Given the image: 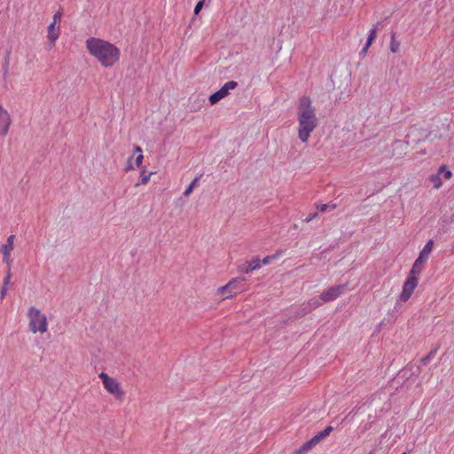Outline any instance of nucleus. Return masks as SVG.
Returning a JSON list of instances; mask_svg holds the SVG:
<instances>
[{"label": "nucleus", "mask_w": 454, "mask_h": 454, "mask_svg": "<svg viewBox=\"0 0 454 454\" xmlns=\"http://www.w3.org/2000/svg\"><path fill=\"white\" fill-rule=\"evenodd\" d=\"M333 430V427L332 426L326 427L323 431L317 434V436L320 439V441L328 436Z\"/></svg>", "instance_id": "obj_24"}, {"label": "nucleus", "mask_w": 454, "mask_h": 454, "mask_svg": "<svg viewBox=\"0 0 454 454\" xmlns=\"http://www.w3.org/2000/svg\"><path fill=\"white\" fill-rule=\"evenodd\" d=\"M347 288V284L337 285L328 288L320 294L322 301L328 302L340 297Z\"/></svg>", "instance_id": "obj_9"}, {"label": "nucleus", "mask_w": 454, "mask_h": 454, "mask_svg": "<svg viewBox=\"0 0 454 454\" xmlns=\"http://www.w3.org/2000/svg\"><path fill=\"white\" fill-rule=\"evenodd\" d=\"M402 454H407L406 452H403Z\"/></svg>", "instance_id": "obj_33"}, {"label": "nucleus", "mask_w": 454, "mask_h": 454, "mask_svg": "<svg viewBox=\"0 0 454 454\" xmlns=\"http://www.w3.org/2000/svg\"><path fill=\"white\" fill-rule=\"evenodd\" d=\"M335 207H336L335 204H321V205L317 206V208L321 212H325L328 209H334Z\"/></svg>", "instance_id": "obj_26"}, {"label": "nucleus", "mask_w": 454, "mask_h": 454, "mask_svg": "<svg viewBox=\"0 0 454 454\" xmlns=\"http://www.w3.org/2000/svg\"><path fill=\"white\" fill-rule=\"evenodd\" d=\"M299 114H313L315 109L312 107L311 99L303 96L298 101Z\"/></svg>", "instance_id": "obj_13"}, {"label": "nucleus", "mask_w": 454, "mask_h": 454, "mask_svg": "<svg viewBox=\"0 0 454 454\" xmlns=\"http://www.w3.org/2000/svg\"><path fill=\"white\" fill-rule=\"evenodd\" d=\"M246 279L244 278H232L228 284L218 288V292L222 294H224L225 291H228L230 294L225 296V298L231 297L238 293H240L245 288Z\"/></svg>", "instance_id": "obj_7"}, {"label": "nucleus", "mask_w": 454, "mask_h": 454, "mask_svg": "<svg viewBox=\"0 0 454 454\" xmlns=\"http://www.w3.org/2000/svg\"><path fill=\"white\" fill-rule=\"evenodd\" d=\"M11 278H12L11 270L7 269L6 276L4 279V286H7L10 284Z\"/></svg>", "instance_id": "obj_27"}, {"label": "nucleus", "mask_w": 454, "mask_h": 454, "mask_svg": "<svg viewBox=\"0 0 454 454\" xmlns=\"http://www.w3.org/2000/svg\"><path fill=\"white\" fill-rule=\"evenodd\" d=\"M325 301H322V300L320 299V296L319 297H314L312 299H310L309 301V309H317L318 308L319 306L322 305V303H324Z\"/></svg>", "instance_id": "obj_23"}, {"label": "nucleus", "mask_w": 454, "mask_h": 454, "mask_svg": "<svg viewBox=\"0 0 454 454\" xmlns=\"http://www.w3.org/2000/svg\"><path fill=\"white\" fill-rule=\"evenodd\" d=\"M238 83L234 81H230L224 83V85L217 91L213 93L209 97V102L211 105L216 104L222 98H225L231 90H234L237 87Z\"/></svg>", "instance_id": "obj_10"}, {"label": "nucleus", "mask_w": 454, "mask_h": 454, "mask_svg": "<svg viewBox=\"0 0 454 454\" xmlns=\"http://www.w3.org/2000/svg\"><path fill=\"white\" fill-rule=\"evenodd\" d=\"M27 317L29 318V328L32 333H35L40 332L43 333L47 332V317L45 315L42 314L38 309L30 307L27 311Z\"/></svg>", "instance_id": "obj_2"}, {"label": "nucleus", "mask_w": 454, "mask_h": 454, "mask_svg": "<svg viewBox=\"0 0 454 454\" xmlns=\"http://www.w3.org/2000/svg\"><path fill=\"white\" fill-rule=\"evenodd\" d=\"M98 377L101 379L104 387L110 394L119 400L122 399L124 393L115 379L109 377L106 372H100Z\"/></svg>", "instance_id": "obj_6"}, {"label": "nucleus", "mask_w": 454, "mask_h": 454, "mask_svg": "<svg viewBox=\"0 0 454 454\" xmlns=\"http://www.w3.org/2000/svg\"><path fill=\"white\" fill-rule=\"evenodd\" d=\"M204 1L205 0H200V2L197 3V4L195 5V8H194L195 14H199V12L201 11L203 4H204Z\"/></svg>", "instance_id": "obj_28"}, {"label": "nucleus", "mask_w": 454, "mask_h": 454, "mask_svg": "<svg viewBox=\"0 0 454 454\" xmlns=\"http://www.w3.org/2000/svg\"><path fill=\"white\" fill-rule=\"evenodd\" d=\"M3 254H4L3 262L7 264V269L11 270V265H12V260L11 258V252H3Z\"/></svg>", "instance_id": "obj_25"}, {"label": "nucleus", "mask_w": 454, "mask_h": 454, "mask_svg": "<svg viewBox=\"0 0 454 454\" xmlns=\"http://www.w3.org/2000/svg\"><path fill=\"white\" fill-rule=\"evenodd\" d=\"M134 152L138 153L137 156L133 160V157L129 158L127 166L125 168V171H129L134 168V165L136 167H140L142 165L144 156L142 154L143 151L140 146H135Z\"/></svg>", "instance_id": "obj_12"}, {"label": "nucleus", "mask_w": 454, "mask_h": 454, "mask_svg": "<svg viewBox=\"0 0 454 454\" xmlns=\"http://www.w3.org/2000/svg\"><path fill=\"white\" fill-rule=\"evenodd\" d=\"M13 240L14 235H10L7 239V242L2 247L3 252H12L13 250Z\"/></svg>", "instance_id": "obj_21"}, {"label": "nucleus", "mask_w": 454, "mask_h": 454, "mask_svg": "<svg viewBox=\"0 0 454 454\" xmlns=\"http://www.w3.org/2000/svg\"><path fill=\"white\" fill-rule=\"evenodd\" d=\"M429 181L430 183L433 184V187L434 189H440L442 185V179H441V176L436 173V174H434V175H431L429 176Z\"/></svg>", "instance_id": "obj_18"}, {"label": "nucleus", "mask_w": 454, "mask_h": 454, "mask_svg": "<svg viewBox=\"0 0 454 454\" xmlns=\"http://www.w3.org/2000/svg\"><path fill=\"white\" fill-rule=\"evenodd\" d=\"M434 354H435V350H431V351H430V353H429L427 356H425V357H423V358H422V360H421V361H422V363H423L424 364H426L429 361V359L431 358V356H433Z\"/></svg>", "instance_id": "obj_29"}, {"label": "nucleus", "mask_w": 454, "mask_h": 454, "mask_svg": "<svg viewBox=\"0 0 454 454\" xmlns=\"http://www.w3.org/2000/svg\"><path fill=\"white\" fill-rule=\"evenodd\" d=\"M261 268V260L258 257L251 261L242 262L238 266V271L241 273H249Z\"/></svg>", "instance_id": "obj_11"}, {"label": "nucleus", "mask_w": 454, "mask_h": 454, "mask_svg": "<svg viewBox=\"0 0 454 454\" xmlns=\"http://www.w3.org/2000/svg\"><path fill=\"white\" fill-rule=\"evenodd\" d=\"M153 174V172H147L146 170H142L140 174V180L136 183L135 186H139L141 184H145L148 183L150 176Z\"/></svg>", "instance_id": "obj_19"}, {"label": "nucleus", "mask_w": 454, "mask_h": 454, "mask_svg": "<svg viewBox=\"0 0 454 454\" xmlns=\"http://www.w3.org/2000/svg\"><path fill=\"white\" fill-rule=\"evenodd\" d=\"M320 442V439L317 436H313L309 441H307L303 445L296 450V454H301L304 452L309 451L311 450L314 446H316Z\"/></svg>", "instance_id": "obj_14"}, {"label": "nucleus", "mask_w": 454, "mask_h": 454, "mask_svg": "<svg viewBox=\"0 0 454 454\" xmlns=\"http://www.w3.org/2000/svg\"><path fill=\"white\" fill-rule=\"evenodd\" d=\"M298 121V137L301 142H307L317 125V119L316 115H299Z\"/></svg>", "instance_id": "obj_3"}, {"label": "nucleus", "mask_w": 454, "mask_h": 454, "mask_svg": "<svg viewBox=\"0 0 454 454\" xmlns=\"http://www.w3.org/2000/svg\"><path fill=\"white\" fill-rule=\"evenodd\" d=\"M202 176V174H200L198 175L194 179L193 181L188 185V187L185 189V191L184 192V196H189L192 190L194 189V187L197 185L198 182L200 181V179L201 178Z\"/></svg>", "instance_id": "obj_20"}, {"label": "nucleus", "mask_w": 454, "mask_h": 454, "mask_svg": "<svg viewBox=\"0 0 454 454\" xmlns=\"http://www.w3.org/2000/svg\"><path fill=\"white\" fill-rule=\"evenodd\" d=\"M6 290H7L6 286H3V287H2V290H1V298H4V297L5 296V294H6Z\"/></svg>", "instance_id": "obj_32"}, {"label": "nucleus", "mask_w": 454, "mask_h": 454, "mask_svg": "<svg viewBox=\"0 0 454 454\" xmlns=\"http://www.w3.org/2000/svg\"><path fill=\"white\" fill-rule=\"evenodd\" d=\"M62 14L61 10L56 12L52 17L51 22L47 27V38L51 46H55L56 42L60 35Z\"/></svg>", "instance_id": "obj_4"}, {"label": "nucleus", "mask_w": 454, "mask_h": 454, "mask_svg": "<svg viewBox=\"0 0 454 454\" xmlns=\"http://www.w3.org/2000/svg\"><path fill=\"white\" fill-rule=\"evenodd\" d=\"M275 258H276L275 255H273V256H266V257H264L262 259V261H261V265L262 264H264V265L269 264L270 262V261L275 259Z\"/></svg>", "instance_id": "obj_30"}, {"label": "nucleus", "mask_w": 454, "mask_h": 454, "mask_svg": "<svg viewBox=\"0 0 454 454\" xmlns=\"http://www.w3.org/2000/svg\"><path fill=\"white\" fill-rule=\"evenodd\" d=\"M377 36V27H374L373 28H372L369 32V35H368V38H367V42L364 45V47L363 48V51L364 52H366L367 50L369 49V47L372 45V42L375 40Z\"/></svg>", "instance_id": "obj_17"}, {"label": "nucleus", "mask_w": 454, "mask_h": 454, "mask_svg": "<svg viewBox=\"0 0 454 454\" xmlns=\"http://www.w3.org/2000/svg\"><path fill=\"white\" fill-rule=\"evenodd\" d=\"M85 48L101 67L111 68L117 65L121 59V50L105 39L90 36L85 41Z\"/></svg>", "instance_id": "obj_1"}, {"label": "nucleus", "mask_w": 454, "mask_h": 454, "mask_svg": "<svg viewBox=\"0 0 454 454\" xmlns=\"http://www.w3.org/2000/svg\"><path fill=\"white\" fill-rule=\"evenodd\" d=\"M419 279L416 275L410 273L409 277L403 285L402 293L399 296V301L406 302L413 294L414 289L418 286Z\"/></svg>", "instance_id": "obj_8"}, {"label": "nucleus", "mask_w": 454, "mask_h": 454, "mask_svg": "<svg viewBox=\"0 0 454 454\" xmlns=\"http://www.w3.org/2000/svg\"><path fill=\"white\" fill-rule=\"evenodd\" d=\"M317 216V213L311 214V215H308V216L304 219V221H305L306 223H309L310 221H312V220H313L314 218H316Z\"/></svg>", "instance_id": "obj_31"}, {"label": "nucleus", "mask_w": 454, "mask_h": 454, "mask_svg": "<svg viewBox=\"0 0 454 454\" xmlns=\"http://www.w3.org/2000/svg\"><path fill=\"white\" fill-rule=\"evenodd\" d=\"M11 124L10 115H0V135L4 136Z\"/></svg>", "instance_id": "obj_15"}, {"label": "nucleus", "mask_w": 454, "mask_h": 454, "mask_svg": "<svg viewBox=\"0 0 454 454\" xmlns=\"http://www.w3.org/2000/svg\"><path fill=\"white\" fill-rule=\"evenodd\" d=\"M433 244V240L429 239L424 246L423 249L419 252V257L415 260L411 267V275H419L421 273L423 265L427 262L428 255L432 252Z\"/></svg>", "instance_id": "obj_5"}, {"label": "nucleus", "mask_w": 454, "mask_h": 454, "mask_svg": "<svg viewBox=\"0 0 454 454\" xmlns=\"http://www.w3.org/2000/svg\"><path fill=\"white\" fill-rule=\"evenodd\" d=\"M401 43L396 38L395 33H391L389 48L392 53H398L400 51Z\"/></svg>", "instance_id": "obj_16"}, {"label": "nucleus", "mask_w": 454, "mask_h": 454, "mask_svg": "<svg viewBox=\"0 0 454 454\" xmlns=\"http://www.w3.org/2000/svg\"><path fill=\"white\" fill-rule=\"evenodd\" d=\"M440 176L442 175L445 180H449L452 176V172L446 168V166L442 165L438 168L437 172Z\"/></svg>", "instance_id": "obj_22"}]
</instances>
